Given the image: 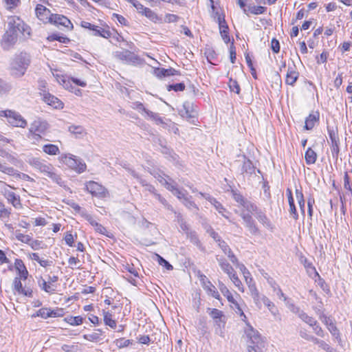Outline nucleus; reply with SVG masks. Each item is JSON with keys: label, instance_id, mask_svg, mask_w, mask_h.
Returning a JSON list of instances; mask_svg holds the SVG:
<instances>
[{"label": "nucleus", "instance_id": "1", "mask_svg": "<svg viewBox=\"0 0 352 352\" xmlns=\"http://www.w3.org/2000/svg\"><path fill=\"white\" fill-rule=\"evenodd\" d=\"M31 61V56L26 52H21L15 54L10 63V74L15 78L23 77L30 65Z\"/></svg>", "mask_w": 352, "mask_h": 352}, {"label": "nucleus", "instance_id": "2", "mask_svg": "<svg viewBox=\"0 0 352 352\" xmlns=\"http://www.w3.org/2000/svg\"><path fill=\"white\" fill-rule=\"evenodd\" d=\"M58 160L69 168L78 174L82 173L86 170L87 165L85 162L81 158L74 155L71 153L61 154Z\"/></svg>", "mask_w": 352, "mask_h": 352}, {"label": "nucleus", "instance_id": "3", "mask_svg": "<svg viewBox=\"0 0 352 352\" xmlns=\"http://www.w3.org/2000/svg\"><path fill=\"white\" fill-rule=\"evenodd\" d=\"M85 190L89 192L93 197L98 198H105L109 195L107 189L102 184L94 181L87 182L85 183Z\"/></svg>", "mask_w": 352, "mask_h": 352}, {"label": "nucleus", "instance_id": "4", "mask_svg": "<svg viewBox=\"0 0 352 352\" xmlns=\"http://www.w3.org/2000/svg\"><path fill=\"white\" fill-rule=\"evenodd\" d=\"M1 116H5L8 122L12 126L24 128L27 125L26 120L17 111H1Z\"/></svg>", "mask_w": 352, "mask_h": 352}, {"label": "nucleus", "instance_id": "5", "mask_svg": "<svg viewBox=\"0 0 352 352\" xmlns=\"http://www.w3.org/2000/svg\"><path fill=\"white\" fill-rule=\"evenodd\" d=\"M328 134L331 142V151L333 158L338 159L340 153L339 139L337 132L330 126H327Z\"/></svg>", "mask_w": 352, "mask_h": 352}, {"label": "nucleus", "instance_id": "6", "mask_svg": "<svg viewBox=\"0 0 352 352\" xmlns=\"http://www.w3.org/2000/svg\"><path fill=\"white\" fill-rule=\"evenodd\" d=\"M240 217L243 220L245 226L247 228L251 234L254 236L260 234V230L255 221L249 213L241 212Z\"/></svg>", "mask_w": 352, "mask_h": 352}, {"label": "nucleus", "instance_id": "7", "mask_svg": "<svg viewBox=\"0 0 352 352\" xmlns=\"http://www.w3.org/2000/svg\"><path fill=\"white\" fill-rule=\"evenodd\" d=\"M35 12L37 18L44 23H50L54 14L51 13L50 10L41 4L36 6Z\"/></svg>", "mask_w": 352, "mask_h": 352}, {"label": "nucleus", "instance_id": "8", "mask_svg": "<svg viewBox=\"0 0 352 352\" xmlns=\"http://www.w3.org/2000/svg\"><path fill=\"white\" fill-rule=\"evenodd\" d=\"M201 197H204L206 200H208L214 208L215 209L220 213L223 217L227 219H229L228 214L230 212L223 207V206L214 197H211L208 194H204L203 192L199 193Z\"/></svg>", "mask_w": 352, "mask_h": 352}, {"label": "nucleus", "instance_id": "9", "mask_svg": "<svg viewBox=\"0 0 352 352\" xmlns=\"http://www.w3.org/2000/svg\"><path fill=\"white\" fill-rule=\"evenodd\" d=\"M17 40V33L15 30H8L3 34L1 40V46L4 50H9Z\"/></svg>", "mask_w": 352, "mask_h": 352}, {"label": "nucleus", "instance_id": "10", "mask_svg": "<svg viewBox=\"0 0 352 352\" xmlns=\"http://www.w3.org/2000/svg\"><path fill=\"white\" fill-rule=\"evenodd\" d=\"M50 23L54 24L56 26L61 25L67 28L68 30H72L73 28V25L70 20L62 14H54Z\"/></svg>", "mask_w": 352, "mask_h": 352}, {"label": "nucleus", "instance_id": "11", "mask_svg": "<svg viewBox=\"0 0 352 352\" xmlns=\"http://www.w3.org/2000/svg\"><path fill=\"white\" fill-rule=\"evenodd\" d=\"M2 194L8 200V203L11 204L14 208H19L21 207L20 196L15 194L14 192L10 191L7 188L2 190Z\"/></svg>", "mask_w": 352, "mask_h": 352}, {"label": "nucleus", "instance_id": "12", "mask_svg": "<svg viewBox=\"0 0 352 352\" xmlns=\"http://www.w3.org/2000/svg\"><path fill=\"white\" fill-rule=\"evenodd\" d=\"M207 313L214 320V322L219 327H224L226 324V317L222 311L217 309L208 308Z\"/></svg>", "mask_w": 352, "mask_h": 352}, {"label": "nucleus", "instance_id": "13", "mask_svg": "<svg viewBox=\"0 0 352 352\" xmlns=\"http://www.w3.org/2000/svg\"><path fill=\"white\" fill-rule=\"evenodd\" d=\"M8 20V30H15V33L23 32L25 31V27L28 28L23 21L17 16H11Z\"/></svg>", "mask_w": 352, "mask_h": 352}, {"label": "nucleus", "instance_id": "14", "mask_svg": "<svg viewBox=\"0 0 352 352\" xmlns=\"http://www.w3.org/2000/svg\"><path fill=\"white\" fill-rule=\"evenodd\" d=\"M43 100L54 109H63L64 104L57 97L50 93L42 94Z\"/></svg>", "mask_w": 352, "mask_h": 352}, {"label": "nucleus", "instance_id": "15", "mask_svg": "<svg viewBox=\"0 0 352 352\" xmlns=\"http://www.w3.org/2000/svg\"><path fill=\"white\" fill-rule=\"evenodd\" d=\"M13 290L19 294H22L25 296L32 297V290L30 287H23L20 278L16 277L13 281Z\"/></svg>", "mask_w": 352, "mask_h": 352}, {"label": "nucleus", "instance_id": "16", "mask_svg": "<svg viewBox=\"0 0 352 352\" xmlns=\"http://www.w3.org/2000/svg\"><path fill=\"white\" fill-rule=\"evenodd\" d=\"M254 214L257 220L267 229L272 232L274 230V225L267 217L264 211H263L261 209H258Z\"/></svg>", "mask_w": 352, "mask_h": 352}, {"label": "nucleus", "instance_id": "17", "mask_svg": "<svg viewBox=\"0 0 352 352\" xmlns=\"http://www.w3.org/2000/svg\"><path fill=\"white\" fill-rule=\"evenodd\" d=\"M48 126L49 125L46 121L37 120L31 124L29 131L30 133H38L43 135L48 129Z\"/></svg>", "mask_w": 352, "mask_h": 352}, {"label": "nucleus", "instance_id": "18", "mask_svg": "<svg viewBox=\"0 0 352 352\" xmlns=\"http://www.w3.org/2000/svg\"><path fill=\"white\" fill-rule=\"evenodd\" d=\"M146 114V116L148 117L151 120L155 122V123L157 125H162L163 128H166L169 124L170 123V121L167 119H164L159 115L153 111H144Z\"/></svg>", "mask_w": 352, "mask_h": 352}, {"label": "nucleus", "instance_id": "19", "mask_svg": "<svg viewBox=\"0 0 352 352\" xmlns=\"http://www.w3.org/2000/svg\"><path fill=\"white\" fill-rule=\"evenodd\" d=\"M32 165L35 168L38 170L41 173H44L46 176L48 175L52 170H54L51 164L45 163L38 159H34Z\"/></svg>", "mask_w": 352, "mask_h": 352}, {"label": "nucleus", "instance_id": "20", "mask_svg": "<svg viewBox=\"0 0 352 352\" xmlns=\"http://www.w3.org/2000/svg\"><path fill=\"white\" fill-rule=\"evenodd\" d=\"M249 291L256 306L261 309L262 307L261 297H263L264 295L259 293L256 285H249Z\"/></svg>", "mask_w": 352, "mask_h": 352}, {"label": "nucleus", "instance_id": "21", "mask_svg": "<svg viewBox=\"0 0 352 352\" xmlns=\"http://www.w3.org/2000/svg\"><path fill=\"white\" fill-rule=\"evenodd\" d=\"M154 74L158 78L168 77L175 75H179V72L174 68L170 67L168 69L164 68H155Z\"/></svg>", "mask_w": 352, "mask_h": 352}, {"label": "nucleus", "instance_id": "22", "mask_svg": "<svg viewBox=\"0 0 352 352\" xmlns=\"http://www.w3.org/2000/svg\"><path fill=\"white\" fill-rule=\"evenodd\" d=\"M219 26L221 36L226 43H228L230 41V38L228 33V26L226 24L224 17L221 18L219 16Z\"/></svg>", "mask_w": 352, "mask_h": 352}, {"label": "nucleus", "instance_id": "23", "mask_svg": "<svg viewBox=\"0 0 352 352\" xmlns=\"http://www.w3.org/2000/svg\"><path fill=\"white\" fill-rule=\"evenodd\" d=\"M60 82L62 84V85L65 89L69 90V91L74 93L76 96H81V89L76 87V85H73V82L71 81L69 78L67 79L65 77L63 76L60 79Z\"/></svg>", "mask_w": 352, "mask_h": 352}, {"label": "nucleus", "instance_id": "24", "mask_svg": "<svg viewBox=\"0 0 352 352\" xmlns=\"http://www.w3.org/2000/svg\"><path fill=\"white\" fill-rule=\"evenodd\" d=\"M319 111H315L313 113H310L305 119V124L304 126L305 129L308 131L311 130L314 127L316 123L319 122Z\"/></svg>", "mask_w": 352, "mask_h": 352}, {"label": "nucleus", "instance_id": "25", "mask_svg": "<svg viewBox=\"0 0 352 352\" xmlns=\"http://www.w3.org/2000/svg\"><path fill=\"white\" fill-rule=\"evenodd\" d=\"M298 72L292 67H289L285 78V83L293 86L298 80Z\"/></svg>", "mask_w": 352, "mask_h": 352}, {"label": "nucleus", "instance_id": "26", "mask_svg": "<svg viewBox=\"0 0 352 352\" xmlns=\"http://www.w3.org/2000/svg\"><path fill=\"white\" fill-rule=\"evenodd\" d=\"M83 338L90 342H98L103 340V331L98 329L94 332L83 335Z\"/></svg>", "mask_w": 352, "mask_h": 352}, {"label": "nucleus", "instance_id": "27", "mask_svg": "<svg viewBox=\"0 0 352 352\" xmlns=\"http://www.w3.org/2000/svg\"><path fill=\"white\" fill-rule=\"evenodd\" d=\"M180 116L192 124H196L198 121L197 111H179Z\"/></svg>", "mask_w": 352, "mask_h": 352}, {"label": "nucleus", "instance_id": "28", "mask_svg": "<svg viewBox=\"0 0 352 352\" xmlns=\"http://www.w3.org/2000/svg\"><path fill=\"white\" fill-rule=\"evenodd\" d=\"M68 131L74 134L76 138H82L87 135L85 129L80 125H71L69 126Z\"/></svg>", "mask_w": 352, "mask_h": 352}, {"label": "nucleus", "instance_id": "29", "mask_svg": "<svg viewBox=\"0 0 352 352\" xmlns=\"http://www.w3.org/2000/svg\"><path fill=\"white\" fill-rule=\"evenodd\" d=\"M38 285L42 290L48 294H54L56 290L54 285L50 284L48 281L43 278V277H40L38 279Z\"/></svg>", "mask_w": 352, "mask_h": 352}, {"label": "nucleus", "instance_id": "30", "mask_svg": "<svg viewBox=\"0 0 352 352\" xmlns=\"http://www.w3.org/2000/svg\"><path fill=\"white\" fill-rule=\"evenodd\" d=\"M219 246L223 250V252L228 255L232 263L236 264L238 263L237 258L235 256L230 247L225 241L221 242L220 244H219Z\"/></svg>", "mask_w": 352, "mask_h": 352}, {"label": "nucleus", "instance_id": "31", "mask_svg": "<svg viewBox=\"0 0 352 352\" xmlns=\"http://www.w3.org/2000/svg\"><path fill=\"white\" fill-rule=\"evenodd\" d=\"M329 331L331 333V336L333 337L335 341H336L339 346L341 347L344 346V342L341 338V333L340 330L336 325V323L333 325H331V327L328 329Z\"/></svg>", "mask_w": 352, "mask_h": 352}, {"label": "nucleus", "instance_id": "32", "mask_svg": "<svg viewBox=\"0 0 352 352\" xmlns=\"http://www.w3.org/2000/svg\"><path fill=\"white\" fill-rule=\"evenodd\" d=\"M243 159L244 161L241 167V173L252 175L254 173L255 168L252 162L249 159L246 158L245 155H243Z\"/></svg>", "mask_w": 352, "mask_h": 352}, {"label": "nucleus", "instance_id": "33", "mask_svg": "<svg viewBox=\"0 0 352 352\" xmlns=\"http://www.w3.org/2000/svg\"><path fill=\"white\" fill-rule=\"evenodd\" d=\"M295 192H296V199H297V201H298V205L300 207V212L303 215H305V201L304 199V195H303L302 191L301 189L296 188Z\"/></svg>", "mask_w": 352, "mask_h": 352}, {"label": "nucleus", "instance_id": "34", "mask_svg": "<svg viewBox=\"0 0 352 352\" xmlns=\"http://www.w3.org/2000/svg\"><path fill=\"white\" fill-rule=\"evenodd\" d=\"M204 287L207 290L208 294H210L216 299L220 300V295L219 292L210 281L207 280L206 283L204 282Z\"/></svg>", "mask_w": 352, "mask_h": 352}, {"label": "nucleus", "instance_id": "35", "mask_svg": "<svg viewBox=\"0 0 352 352\" xmlns=\"http://www.w3.org/2000/svg\"><path fill=\"white\" fill-rule=\"evenodd\" d=\"M42 148L44 153L50 155H56L60 153L58 146L52 144H44Z\"/></svg>", "mask_w": 352, "mask_h": 352}, {"label": "nucleus", "instance_id": "36", "mask_svg": "<svg viewBox=\"0 0 352 352\" xmlns=\"http://www.w3.org/2000/svg\"><path fill=\"white\" fill-rule=\"evenodd\" d=\"M305 159L307 164H314L317 160V155L313 149L308 148L305 154Z\"/></svg>", "mask_w": 352, "mask_h": 352}, {"label": "nucleus", "instance_id": "37", "mask_svg": "<svg viewBox=\"0 0 352 352\" xmlns=\"http://www.w3.org/2000/svg\"><path fill=\"white\" fill-rule=\"evenodd\" d=\"M219 289L221 291V292L223 294V295L226 297V298L229 302H234V298L233 296L232 295L231 292H230V290L228 289V287L226 286V285L224 283L219 281Z\"/></svg>", "mask_w": 352, "mask_h": 352}, {"label": "nucleus", "instance_id": "38", "mask_svg": "<svg viewBox=\"0 0 352 352\" xmlns=\"http://www.w3.org/2000/svg\"><path fill=\"white\" fill-rule=\"evenodd\" d=\"M221 270L228 276L234 272V269L225 258H217Z\"/></svg>", "mask_w": 352, "mask_h": 352}, {"label": "nucleus", "instance_id": "39", "mask_svg": "<svg viewBox=\"0 0 352 352\" xmlns=\"http://www.w3.org/2000/svg\"><path fill=\"white\" fill-rule=\"evenodd\" d=\"M142 15L145 16L146 18L154 23H157L161 21V18L149 8H146V9L144 10Z\"/></svg>", "mask_w": 352, "mask_h": 352}, {"label": "nucleus", "instance_id": "40", "mask_svg": "<svg viewBox=\"0 0 352 352\" xmlns=\"http://www.w3.org/2000/svg\"><path fill=\"white\" fill-rule=\"evenodd\" d=\"M104 322L112 329L116 327V321L112 318V314L109 311H104Z\"/></svg>", "mask_w": 352, "mask_h": 352}, {"label": "nucleus", "instance_id": "41", "mask_svg": "<svg viewBox=\"0 0 352 352\" xmlns=\"http://www.w3.org/2000/svg\"><path fill=\"white\" fill-rule=\"evenodd\" d=\"M65 320L69 324L72 326H78L83 322V318L78 316H68L65 318Z\"/></svg>", "mask_w": 352, "mask_h": 352}, {"label": "nucleus", "instance_id": "42", "mask_svg": "<svg viewBox=\"0 0 352 352\" xmlns=\"http://www.w3.org/2000/svg\"><path fill=\"white\" fill-rule=\"evenodd\" d=\"M93 34L94 36H100L104 38H108L110 36L111 33L109 30H105L98 26H95L93 30Z\"/></svg>", "mask_w": 352, "mask_h": 352}, {"label": "nucleus", "instance_id": "43", "mask_svg": "<svg viewBox=\"0 0 352 352\" xmlns=\"http://www.w3.org/2000/svg\"><path fill=\"white\" fill-rule=\"evenodd\" d=\"M229 277L231 279V280L233 282L234 285L236 287H238V289L241 292H244V289H243V287L242 285L241 281L240 280V279L239 278L238 276L234 272V271L232 274H230L229 275Z\"/></svg>", "mask_w": 352, "mask_h": 352}, {"label": "nucleus", "instance_id": "44", "mask_svg": "<svg viewBox=\"0 0 352 352\" xmlns=\"http://www.w3.org/2000/svg\"><path fill=\"white\" fill-rule=\"evenodd\" d=\"M10 214L11 209L7 208L3 202L0 200V219H3L6 218H9Z\"/></svg>", "mask_w": 352, "mask_h": 352}, {"label": "nucleus", "instance_id": "45", "mask_svg": "<svg viewBox=\"0 0 352 352\" xmlns=\"http://www.w3.org/2000/svg\"><path fill=\"white\" fill-rule=\"evenodd\" d=\"M154 197L156 199H157L164 206L165 208H166L167 210H168L174 213H176V212L173 209V206L171 205H170L168 203V201L166 200V199L162 197L161 196V195H160L159 193H157V194H155Z\"/></svg>", "mask_w": 352, "mask_h": 352}, {"label": "nucleus", "instance_id": "46", "mask_svg": "<svg viewBox=\"0 0 352 352\" xmlns=\"http://www.w3.org/2000/svg\"><path fill=\"white\" fill-rule=\"evenodd\" d=\"M205 55L206 56V58H207V60L214 65H216L217 63H213L212 61L214 60L215 59H217V53L215 52V51L212 49H207L205 52Z\"/></svg>", "mask_w": 352, "mask_h": 352}, {"label": "nucleus", "instance_id": "47", "mask_svg": "<svg viewBox=\"0 0 352 352\" xmlns=\"http://www.w3.org/2000/svg\"><path fill=\"white\" fill-rule=\"evenodd\" d=\"M300 318L310 327L314 326L317 324V320L313 317L308 316L305 311L301 314Z\"/></svg>", "mask_w": 352, "mask_h": 352}, {"label": "nucleus", "instance_id": "48", "mask_svg": "<svg viewBox=\"0 0 352 352\" xmlns=\"http://www.w3.org/2000/svg\"><path fill=\"white\" fill-rule=\"evenodd\" d=\"M28 245L34 250H38L45 248V245L43 241L34 240L32 238L30 239V241L28 243Z\"/></svg>", "mask_w": 352, "mask_h": 352}, {"label": "nucleus", "instance_id": "49", "mask_svg": "<svg viewBox=\"0 0 352 352\" xmlns=\"http://www.w3.org/2000/svg\"><path fill=\"white\" fill-rule=\"evenodd\" d=\"M6 8L9 10L15 9L21 4V0H3Z\"/></svg>", "mask_w": 352, "mask_h": 352}, {"label": "nucleus", "instance_id": "50", "mask_svg": "<svg viewBox=\"0 0 352 352\" xmlns=\"http://www.w3.org/2000/svg\"><path fill=\"white\" fill-rule=\"evenodd\" d=\"M47 177L50 178L53 182H56L60 186H63V184H64V182L63 181L61 177L57 173H56L54 171V170H52Z\"/></svg>", "mask_w": 352, "mask_h": 352}, {"label": "nucleus", "instance_id": "51", "mask_svg": "<svg viewBox=\"0 0 352 352\" xmlns=\"http://www.w3.org/2000/svg\"><path fill=\"white\" fill-rule=\"evenodd\" d=\"M242 206L246 209V210H248V212H254V213H256V212H257V210L259 209L256 206V204H254V203H252V201L248 200V199H245V201H244V203L243 204Z\"/></svg>", "mask_w": 352, "mask_h": 352}, {"label": "nucleus", "instance_id": "52", "mask_svg": "<svg viewBox=\"0 0 352 352\" xmlns=\"http://www.w3.org/2000/svg\"><path fill=\"white\" fill-rule=\"evenodd\" d=\"M151 174L153 175V176L158 180V182L163 186L168 180H172L169 176L165 175L164 173H154Z\"/></svg>", "mask_w": 352, "mask_h": 352}, {"label": "nucleus", "instance_id": "53", "mask_svg": "<svg viewBox=\"0 0 352 352\" xmlns=\"http://www.w3.org/2000/svg\"><path fill=\"white\" fill-rule=\"evenodd\" d=\"M187 237L190 239V242L197 246L200 245V241L198 236L195 231H189L186 232Z\"/></svg>", "mask_w": 352, "mask_h": 352}, {"label": "nucleus", "instance_id": "54", "mask_svg": "<svg viewBox=\"0 0 352 352\" xmlns=\"http://www.w3.org/2000/svg\"><path fill=\"white\" fill-rule=\"evenodd\" d=\"M12 85L0 78V94H7L12 89Z\"/></svg>", "mask_w": 352, "mask_h": 352}, {"label": "nucleus", "instance_id": "55", "mask_svg": "<svg viewBox=\"0 0 352 352\" xmlns=\"http://www.w3.org/2000/svg\"><path fill=\"white\" fill-rule=\"evenodd\" d=\"M15 237L18 241L27 244H28L31 239L30 235L23 234L21 233L19 230L15 232Z\"/></svg>", "mask_w": 352, "mask_h": 352}, {"label": "nucleus", "instance_id": "56", "mask_svg": "<svg viewBox=\"0 0 352 352\" xmlns=\"http://www.w3.org/2000/svg\"><path fill=\"white\" fill-rule=\"evenodd\" d=\"M249 10L252 14L257 15L263 14L267 10V8L261 6H254L249 7Z\"/></svg>", "mask_w": 352, "mask_h": 352}, {"label": "nucleus", "instance_id": "57", "mask_svg": "<svg viewBox=\"0 0 352 352\" xmlns=\"http://www.w3.org/2000/svg\"><path fill=\"white\" fill-rule=\"evenodd\" d=\"M127 2L131 3L137 10L138 13L143 14L144 10L146 9V7H144L142 3H140L137 0H126Z\"/></svg>", "mask_w": 352, "mask_h": 352}, {"label": "nucleus", "instance_id": "58", "mask_svg": "<svg viewBox=\"0 0 352 352\" xmlns=\"http://www.w3.org/2000/svg\"><path fill=\"white\" fill-rule=\"evenodd\" d=\"M50 308L43 307L38 309L36 312V316L41 317L42 318L47 319L50 318Z\"/></svg>", "mask_w": 352, "mask_h": 352}, {"label": "nucleus", "instance_id": "59", "mask_svg": "<svg viewBox=\"0 0 352 352\" xmlns=\"http://www.w3.org/2000/svg\"><path fill=\"white\" fill-rule=\"evenodd\" d=\"M133 341L131 340H127L124 338H119L116 340V344L118 348H124L131 344Z\"/></svg>", "mask_w": 352, "mask_h": 352}, {"label": "nucleus", "instance_id": "60", "mask_svg": "<svg viewBox=\"0 0 352 352\" xmlns=\"http://www.w3.org/2000/svg\"><path fill=\"white\" fill-rule=\"evenodd\" d=\"M184 89H185V85L183 82L171 84V85H168L167 86V89L168 91L173 90L176 92L183 91V90H184Z\"/></svg>", "mask_w": 352, "mask_h": 352}, {"label": "nucleus", "instance_id": "61", "mask_svg": "<svg viewBox=\"0 0 352 352\" xmlns=\"http://www.w3.org/2000/svg\"><path fill=\"white\" fill-rule=\"evenodd\" d=\"M156 256L157 258V261L160 265L164 266L168 270H171L173 269V265H170L169 262L164 259L163 257H162L159 254H156Z\"/></svg>", "mask_w": 352, "mask_h": 352}, {"label": "nucleus", "instance_id": "62", "mask_svg": "<svg viewBox=\"0 0 352 352\" xmlns=\"http://www.w3.org/2000/svg\"><path fill=\"white\" fill-rule=\"evenodd\" d=\"M229 87L230 91L237 94L240 93L241 89L236 80L230 79L229 82Z\"/></svg>", "mask_w": 352, "mask_h": 352}, {"label": "nucleus", "instance_id": "63", "mask_svg": "<svg viewBox=\"0 0 352 352\" xmlns=\"http://www.w3.org/2000/svg\"><path fill=\"white\" fill-rule=\"evenodd\" d=\"M140 183L142 185V186L145 187L146 190L153 193V195L157 193L156 192L155 187L153 185L148 184L146 180L143 179H140Z\"/></svg>", "mask_w": 352, "mask_h": 352}, {"label": "nucleus", "instance_id": "64", "mask_svg": "<svg viewBox=\"0 0 352 352\" xmlns=\"http://www.w3.org/2000/svg\"><path fill=\"white\" fill-rule=\"evenodd\" d=\"M320 319L327 326V329L331 327V325L335 324L333 319L323 314L320 316Z\"/></svg>", "mask_w": 352, "mask_h": 352}]
</instances>
